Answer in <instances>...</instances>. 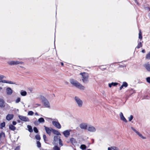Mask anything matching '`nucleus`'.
Masks as SVG:
<instances>
[{
    "mask_svg": "<svg viewBox=\"0 0 150 150\" xmlns=\"http://www.w3.org/2000/svg\"><path fill=\"white\" fill-rule=\"evenodd\" d=\"M87 129L89 131L91 132H95L96 131V129L94 127L92 126H89Z\"/></svg>",
    "mask_w": 150,
    "mask_h": 150,
    "instance_id": "nucleus-13",
    "label": "nucleus"
},
{
    "mask_svg": "<svg viewBox=\"0 0 150 150\" xmlns=\"http://www.w3.org/2000/svg\"><path fill=\"white\" fill-rule=\"evenodd\" d=\"M5 78V76L3 75H0V82H2L3 83H6L9 84H15V82L13 81H11L9 80H2V79Z\"/></svg>",
    "mask_w": 150,
    "mask_h": 150,
    "instance_id": "nucleus-4",
    "label": "nucleus"
},
{
    "mask_svg": "<svg viewBox=\"0 0 150 150\" xmlns=\"http://www.w3.org/2000/svg\"><path fill=\"white\" fill-rule=\"evenodd\" d=\"M81 76V80L83 83H86L88 81L89 74L88 73L83 72L80 74Z\"/></svg>",
    "mask_w": 150,
    "mask_h": 150,
    "instance_id": "nucleus-2",
    "label": "nucleus"
},
{
    "mask_svg": "<svg viewBox=\"0 0 150 150\" xmlns=\"http://www.w3.org/2000/svg\"><path fill=\"white\" fill-rule=\"evenodd\" d=\"M60 137L58 136H55L54 137V141L53 143L54 144H55L56 142H57L58 140L60 139Z\"/></svg>",
    "mask_w": 150,
    "mask_h": 150,
    "instance_id": "nucleus-16",
    "label": "nucleus"
},
{
    "mask_svg": "<svg viewBox=\"0 0 150 150\" xmlns=\"http://www.w3.org/2000/svg\"><path fill=\"white\" fill-rule=\"evenodd\" d=\"M133 116L132 115H130L129 117H128V119L129 121H131L133 118Z\"/></svg>",
    "mask_w": 150,
    "mask_h": 150,
    "instance_id": "nucleus-36",
    "label": "nucleus"
},
{
    "mask_svg": "<svg viewBox=\"0 0 150 150\" xmlns=\"http://www.w3.org/2000/svg\"><path fill=\"white\" fill-rule=\"evenodd\" d=\"M59 144L60 145H61V146H63V144L62 143V141L60 139H59Z\"/></svg>",
    "mask_w": 150,
    "mask_h": 150,
    "instance_id": "nucleus-41",
    "label": "nucleus"
},
{
    "mask_svg": "<svg viewBox=\"0 0 150 150\" xmlns=\"http://www.w3.org/2000/svg\"><path fill=\"white\" fill-rule=\"evenodd\" d=\"M34 113L32 111H30L28 112V115H29L32 116L33 115Z\"/></svg>",
    "mask_w": 150,
    "mask_h": 150,
    "instance_id": "nucleus-33",
    "label": "nucleus"
},
{
    "mask_svg": "<svg viewBox=\"0 0 150 150\" xmlns=\"http://www.w3.org/2000/svg\"><path fill=\"white\" fill-rule=\"evenodd\" d=\"M18 117L21 120L25 122H28L29 121V120L28 118L25 116L19 115Z\"/></svg>",
    "mask_w": 150,
    "mask_h": 150,
    "instance_id": "nucleus-10",
    "label": "nucleus"
},
{
    "mask_svg": "<svg viewBox=\"0 0 150 150\" xmlns=\"http://www.w3.org/2000/svg\"><path fill=\"white\" fill-rule=\"evenodd\" d=\"M13 117V114H8L6 116V119L8 120H11Z\"/></svg>",
    "mask_w": 150,
    "mask_h": 150,
    "instance_id": "nucleus-18",
    "label": "nucleus"
},
{
    "mask_svg": "<svg viewBox=\"0 0 150 150\" xmlns=\"http://www.w3.org/2000/svg\"><path fill=\"white\" fill-rule=\"evenodd\" d=\"M5 106V102L3 99H0V107L3 108Z\"/></svg>",
    "mask_w": 150,
    "mask_h": 150,
    "instance_id": "nucleus-19",
    "label": "nucleus"
},
{
    "mask_svg": "<svg viewBox=\"0 0 150 150\" xmlns=\"http://www.w3.org/2000/svg\"><path fill=\"white\" fill-rule=\"evenodd\" d=\"M8 64L10 65H17L18 64H23V62L17 61H10L8 62Z\"/></svg>",
    "mask_w": 150,
    "mask_h": 150,
    "instance_id": "nucleus-5",
    "label": "nucleus"
},
{
    "mask_svg": "<svg viewBox=\"0 0 150 150\" xmlns=\"http://www.w3.org/2000/svg\"><path fill=\"white\" fill-rule=\"evenodd\" d=\"M21 95L23 96H25L27 95V92L25 91L22 90L20 92Z\"/></svg>",
    "mask_w": 150,
    "mask_h": 150,
    "instance_id": "nucleus-24",
    "label": "nucleus"
},
{
    "mask_svg": "<svg viewBox=\"0 0 150 150\" xmlns=\"http://www.w3.org/2000/svg\"><path fill=\"white\" fill-rule=\"evenodd\" d=\"M128 84L126 82H123L122 86L120 87V90H121L123 87H127L128 86Z\"/></svg>",
    "mask_w": 150,
    "mask_h": 150,
    "instance_id": "nucleus-17",
    "label": "nucleus"
},
{
    "mask_svg": "<svg viewBox=\"0 0 150 150\" xmlns=\"http://www.w3.org/2000/svg\"><path fill=\"white\" fill-rule=\"evenodd\" d=\"M21 98L19 97L17 98L16 99V100L15 101L16 103H18L19 102L21 101Z\"/></svg>",
    "mask_w": 150,
    "mask_h": 150,
    "instance_id": "nucleus-31",
    "label": "nucleus"
},
{
    "mask_svg": "<svg viewBox=\"0 0 150 150\" xmlns=\"http://www.w3.org/2000/svg\"><path fill=\"white\" fill-rule=\"evenodd\" d=\"M132 129L141 138L143 139H146V137L143 136L141 133L137 131L136 129L133 127H131Z\"/></svg>",
    "mask_w": 150,
    "mask_h": 150,
    "instance_id": "nucleus-6",
    "label": "nucleus"
},
{
    "mask_svg": "<svg viewBox=\"0 0 150 150\" xmlns=\"http://www.w3.org/2000/svg\"><path fill=\"white\" fill-rule=\"evenodd\" d=\"M27 127H28V131L30 132H32L33 131V130H32V127L30 126L29 125H28L27 126Z\"/></svg>",
    "mask_w": 150,
    "mask_h": 150,
    "instance_id": "nucleus-30",
    "label": "nucleus"
},
{
    "mask_svg": "<svg viewBox=\"0 0 150 150\" xmlns=\"http://www.w3.org/2000/svg\"><path fill=\"white\" fill-rule=\"evenodd\" d=\"M142 46V44L141 42H139L138 43V45L137 47H136L137 49H139L140 47H141Z\"/></svg>",
    "mask_w": 150,
    "mask_h": 150,
    "instance_id": "nucleus-29",
    "label": "nucleus"
},
{
    "mask_svg": "<svg viewBox=\"0 0 150 150\" xmlns=\"http://www.w3.org/2000/svg\"><path fill=\"white\" fill-rule=\"evenodd\" d=\"M5 125V122H3L1 124L0 128L2 129L3 127H4Z\"/></svg>",
    "mask_w": 150,
    "mask_h": 150,
    "instance_id": "nucleus-32",
    "label": "nucleus"
},
{
    "mask_svg": "<svg viewBox=\"0 0 150 150\" xmlns=\"http://www.w3.org/2000/svg\"><path fill=\"white\" fill-rule=\"evenodd\" d=\"M142 52L143 53H144L145 52V50H142Z\"/></svg>",
    "mask_w": 150,
    "mask_h": 150,
    "instance_id": "nucleus-50",
    "label": "nucleus"
},
{
    "mask_svg": "<svg viewBox=\"0 0 150 150\" xmlns=\"http://www.w3.org/2000/svg\"><path fill=\"white\" fill-rule=\"evenodd\" d=\"M120 118L124 122H127V120H126V118L124 117V116L123 115V114L122 112H121L120 113Z\"/></svg>",
    "mask_w": 150,
    "mask_h": 150,
    "instance_id": "nucleus-15",
    "label": "nucleus"
},
{
    "mask_svg": "<svg viewBox=\"0 0 150 150\" xmlns=\"http://www.w3.org/2000/svg\"><path fill=\"white\" fill-rule=\"evenodd\" d=\"M53 150H60V148H59L57 146H55L53 148Z\"/></svg>",
    "mask_w": 150,
    "mask_h": 150,
    "instance_id": "nucleus-34",
    "label": "nucleus"
},
{
    "mask_svg": "<svg viewBox=\"0 0 150 150\" xmlns=\"http://www.w3.org/2000/svg\"><path fill=\"white\" fill-rule=\"evenodd\" d=\"M38 106H40V104H38Z\"/></svg>",
    "mask_w": 150,
    "mask_h": 150,
    "instance_id": "nucleus-55",
    "label": "nucleus"
},
{
    "mask_svg": "<svg viewBox=\"0 0 150 150\" xmlns=\"http://www.w3.org/2000/svg\"><path fill=\"white\" fill-rule=\"evenodd\" d=\"M64 84H65L68 85L69 83L68 82L66 81H64Z\"/></svg>",
    "mask_w": 150,
    "mask_h": 150,
    "instance_id": "nucleus-47",
    "label": "nucleus"
},
{
    "mask_svg": "<svg viewBox=\"0 0 150 150\" xmlns=\"http://www.w3.org/2000/svg\"><path fill=\"white\" fill-rule=\"evenodd\" d=\"M70 140L71 143L73 144H74L76 143L75 139L74 138H71Z\"/></svg>",
    "mask_w": 150,
    "mask_h": 150,
    "instance_id": "nucleus-27",
    "label": "nucleus"
},
{
    "mask_svg": "<svg viewBox=\"0 0 150 150\" xmlns=\"http://www.w3.org/2000/svg\"><path fill=\"white\" fill-rule=\"evenodd\" d=\"M43 105L45 107L49 108H50V103L46 99L44 98V100H43Z\"/></svg>",
    "mask_w": 150,
    "mask_h": 150,
    "instance_id": "nucleus-8",
    "label": "nucleus"
},
{
    "mask_svg": "<svg viewBox=\"0 0 150 150\" xmlns=\"http://www.w3.org/2000/svg\"><path fill=\"white\" fill-rule=\"evenodd\" d=\"M144 67L149 71H150V65L149 64H146L144 65Z\"/></svg>",
    "mask_w": 150,
    "mask_h": 150,
    "instance_id": "nucleus-22",
    "label": "nucleus"
},
{
    "mask_svg": "<svg viewBox=\"0 0 150 150\" xmlns=\"http://www.w3.org/2000/svg\"><path fill=\"white\" fill-rule=\"evenodd\" d=\"M13 90L10 87H7L6 89V94L8 95H11L13 93Z\"/></svg>",
    "mask_w": 150,
    "mask_h": 150,
    "instance_id": "nucleus-7",
    "label": "nucleus"
},
{
    "mask_svg": "<svg viewBox=\"0 0 150 150\" xmlns=\"http://www.w3.org/2000/svg\"><path fill=\"white\" fill-rule=\"evenodd\" d=\"M71 131V129H68L63 132V134L66 137H68L70 135V133Z\"/></svg>",
    "mask_w": 150,
    "mask_h": 150,
    "instance_id": "nucleus-11",
    "label": "nucleus"
},
{
    "mask_svg": "<svg viewBox=\"0 0 150 150\" xmlns=\"http://www.w3.org/2000/svg\"><path fill=\"white\" fill-rule=\"evenodd\" d=\"M149 13H150V8H149Z\"/></svg>",
    "mask_w": 150,
    "mask_h": 150,
    "instance_id": "nucleus-54",
    "label": "nucleus"
},
{
    "mask_svg": "<svg viewBox=\"0 0 150 150\" xmlns=\"http://www.w3.org/2000/svg\"><path fill=\"white\" fill-rule=\"evenodd\" d=\"M142 33L141 32V30H140L139 34V38L141 40H142Z\"/></svg>",
    "mask_w": 150,
    "mask_h": 150,
    "instance_id": "nucleus-25",
    "label": "nucleus"
},
{
    "mask_svg": "<svg viewBox=\"0 0 150 150\" xmlns=\"http://www.w3.org/2000/svg\"><path fill=\"white\" fill-rule=\"evenodd\" d=\"M113 150H120L114 146Z\"/></svg>",
    "mask_w": 150,
    "mask_h": 150,
    "instance_id": "nucleus-46",
    "label": "nucleus"
},
{
    "mask_svg": "<svg viewBox=\"0 0 150 150\" xmlns=\"http://www.w3.org/2000/svg\"><path fill=\"white\" fill-rule=\"evenodd\" d=\"M53 125L58 129H60L61 126L57 120L53 121L52 122Z\"/></svg>",
    "mask_w": 150,
    "mask_h": 150,
    "instance_id": "nucleus-9",
    "label": "nucleus"
},
{
    "mask_svg": "<svg viewBox=\"0 0 150 150\" xmlns=\"http://www.w3.org/2000/svg\"><path fill=\"white\" fill-rule=\"evenodd\" d=\"M87 150H91V149H88Z\"/></svg>",
    "mask_w": 150,
    "mask_h": 150,
    "instance_id": "nucleus-56",
    "label": "nucleus"
},
{
    "mask_svg": "<svg viewBox=\"0 0 150 150\" xmlns=\"http://www.w3.org/2000/svg\"><path fill=\"white\" fill-rule=\"evenodd\" d=\"M33 130L36 133H38V130L37 128L36 127H34L33 128Z\"/></svg>",
    "mask_w": 150,
    "mask_h": 150,
    "instance_id": "nucleus-42",
    "label": "nucleus"
},
{
    "mask_svg": "<svg viewBox=\"0 0 150 150\" xmlns=\"http://www.w3.org/2000/svg\"><path fill=\"white\" fill-rule=\"evenodd\" d=\"M34 124L36 125H38V122L37 121L35 122Z\"/></svg>",
    "mask_w": 150,
    "mask_h": 150,
    "instance_id": "nucleus-49",
    "label": "nucleus"
},
{
    "mask_svg": "<svg viewBox=\"0 0 150 150\" xmlns=\"http://www.w3.org/2000/svg\"><path fill=\"white\" fill-rule=\"evenodd\" d=\"M80 148L83 150H84L86 149V146L85 145L82 144L80 146Z\"/></svg>",
    "mask_w": 150,
    "mask_h": 150,
    "instance_id": "nucleus-28",
    "label": "nucleus"
},
{
    "mask_svg": "<svg viewBox=\"0 0 150 150\" xmlns=\"http://www.w3.org/2000/svg\"><path fill=\"white\" fill-rule=\"evenodd\" d=\"M20 148V146H18L17 147L16 149H15V150H19Z\"/></svg>",
    "mask_w": 150,
    "mask_h": 150,
    "instance_id": "nucleus-45",
    "label": "nucleus"
},
{
    "mask_svg": "<svg viewBox=\"0 0 150 150\" xmlns=\"http://www.w3.org/2000/svg\"><path fill=\"white\" fill-rule=\"evenodd\" d=\"M114 146H112L111 147H108V150H113Z\"/></svg>",
    "mask_w": 150,
    "mask_h": 150,
    "instance_id": "nucleus-44",
    "label": "nucleus"
},
{
    "mask_svg": "<svg viewBox=\"0 0 150 150\" xmlns=\"http://www.w3.org/2000/svg\"><path fill=\"white\" fill-rule=\"evenodd\" d=\"M35 138L37 140H40V136L38 135H37L35 136Z\"/></svg>",
    "mask_w": 150,
    "mask_h": 150,
    "instance_id": "nucleus-38",
    "label": "nucleus"
},
{
    "mask_svg": "<svg viewBox=\"0 0 150 150\" xmlns=\"http://www.w3.org/2000/svg\"><path fill=\"white\" fill-rule=\"evenodd\" d=\"M37 146L38 147H41V144L40 142L39 141H38L37 142Z\"/></svg>",
    "mask_w": 150,
    "mask_h": 150,
    "instance_id": "nucleus-39",
    "label": "nucleus"
},
{
    "mask_svg": "<svg viewBox=\"0 0 150 150\" xmlns=\"http://www.w3.org/2000/svg\"><path fill=\"white\" fill-rule=\"evenodd\" d=\"M9 128L12 130H14L16 129V127L12 125L9 126Z\"/></svg>",
    "mask_w": 150,
    "mask_h": 150,
    "instance_id": "nucleus-26",
    "label": "nucleus"
},
{
    "mask_svg": "<svg viewBox=\"0 0 150 150\" xmlns=\"http://www.w3.org/2000/svg\"><path fill=\"white\" fill-rule=\"evenodd\" d=\"M52 132L54 134L57 135H61V133L55 129H53L52 130Z\"/></svg>",
    "mask_w": 150,
    "mask_h": 150,
    "instance_id": "nucleus-20",
    "label": "nucleus"
},
{
    "mask_svg": "<svg viewBox=\"0 0 150 150\" xmlns=\"http://www.w3.org/2000/svg\"><path fill=\"white\" fill-rule=\"evenodd\" d=\"M69 82L72 85L81 90H83L85 89V87L82 84L80 83L76 80L72 79H69Z\"/></svg>",
    "mask_w": 150,
    "mask_h": 150,
    "instance_id": "nucleus-1",
    "label": "nucleus"
},
{
    "mask_svg": "<svg viewBox=\"0 0 150 150\" xmlns=\"http://www.w3.org/2000/svg\"><path fill=\"white\" fill-rule=\"evenodd\" d=\"M47 120H51L52 119L51 118H47Z\"/></svg>",
    "mask_w": 150,
    "mask_h": 150,
    "instance_id": "nucleus-51",
    "label": "nucleus"
},
{
    "mask_svg": "<svg viewBox=\"0 0 150 150\" xmlns=\"http://www.w3.org/2000/svg\"><path fill=\"white\" fill-rule=\"evenodd\" d=\"M44 127L45 130L47 133L49 134H50L51 132H52V130L53 129H52V128H50L45 126H44Z\"/></svg>",
    "mask_w": 150,
    "mask_h": 150,
    "instance_id": "nucleus-14",
    "label": "nucleus"
},
{
    "mask_svg": "<svg viewBox=\"0 0 150 150\" xmlns=\"http://www.w3.org/2000/svg\"><path fill=\"white\" fill-rule=\"evenodd\" d=\"M146 58L147 59H150V52L146 55Z\"/></svg>",
    "mask_w": 150,
    "mask_h": 150,
    "instance_id": "nucleus-35",
    "label": "nucleus"
},
{
    "mask_svg": "<svg viewBox=\"0 0 150 150\" xmlns=\"http://www.w3.org/2000/svg\"><path fill=\"white\" fill-rule=\"evenodd\" d=\"M79 127L81 129H87V124L86 123H82L79 125Z\"/></svg>",
    "mask_w": 150,
    "mask_h": 150,
    "instance_id": "nucleus-12",
    "label": "nucleus"
},
{
    "mask_svg": "<svg viewBox=\"0 0 150 150\" xmlns=\"http://www.w3.org/2000/svg\"><path fill=\"white\" fill-rule=\"evenodd\" d=\"M74 100L76 105L78 107L81 108L83 107V101L82 99L79 97L75 96L74 97Z\"/></svg>",
    "mask_w": 150,
    "mask_h": 150,
    "instance_id": "nucleus-3",
    "label": "nucleus"
},
{
    "mask_svg": "<svg viewBox=\"0 0 150 150\" xmlns=\"http://www.w3.org/2000/svg\"><path fill=\"white\" fill-rule=\"evenodd\" d=\"M146 81L147 82L150 83V77H148L146 78Z\"/></svg>",
    "mask_w": 150,
    "mask_h": 150,
    "instance_id": "nucleus-40",
    "label": "nucleus"
},
{
    "mask_svg": "<svg viewBox=\"0 0 150 150\" xmlns=\"http://www.w3.org/2000/svg\"><path fill=\"white\" fill-rule=\"evenodd\" d=\"M61 64L62 65V66H63L64 65L63 63L62 62L61 63Z\"/></svg>",
    "mask_w": 150,
    "mask_h": 150,
    "instance_id": "nucleus-53",
    "label": "nucleus"
},
{
    "mask_svg": "<svg viewBox=\"0 0 150 150\" xmlns=\"http://www.w3.org/2000/svg\"><path fill=\"white\" fill-rule=\"evenodd\" d=\"M13 124L14 125H15L16 124V122L15 121H13L12 122Z\"/></svg>",
    "mask_w": 150,
    "mask_h": 150,
    "instance_id": "nucleus-48",
    "label": "nucleus"
},
{
    "mask_svg": "<svg viewBox=\"0 0 150 150\" xmlns=\"http://www.w3.org/2000/svg\"><path fill=\"white\" fill-rule=\"evenodd\" d=\"M38 122L39 123H43L45 122V120L42 117H40L38 119Z\"/></svg>",
    "mask_w": 150,
    "mask_h": 150,
    "instance_id": "nucleus-23",
    "label": "nucleus"
},
{
    "mask_svg": "<svg viewBox=\"0 0 150 150\" xmlns=\"http://www.w3.org/2000/svg\"><path fill=\"white\" fill-rule=\"evenodd\" d=\"M35 115H38V113L37 112H36L35 114Z\"/></svg>",
    "mask_w": 150,
    "mask_h": 150,
    "instance_id": "nucleus-52",
    "label": "nucleus"
},
{
    "mask_svg": "<svg viewBox=\"0 0 150 150\" xmlns=\"http://www.w3.org/2000/svg\"><path fill=\"white\" fill-rule=\"evenodd\" d=\"M118 84V83L116 82H112L108 84V86L110 88H111L112 86H115Z\"/></svg>",
    "mask_w": 150,
    "mask_h": 150,
    "instance_id": "nucleus-21",
    "label": "nucleus"
},
{
    "mask_svg": "<svg viewBox=\"0 0 150 150\" xmlns=\"http://www.w3.org/2000/svg\"><path fill=\"white\" fill-rule=\"evenodd\" d=\"M5 134L3 132H1L0 134V137H5Z\"/></svg>",
    "mask_w": 150,
    "mask_h": 150,
    "instance_id": "nucleus-43",
    "label": "nucleus"
},
{
    "mask_svg": "<svg viewBox=\"0 0 150 150\" xmlns=\"http://www.w3.org/2000/svg\"><path fill=\"white\" fill-rule=\"evenodd\" d=\"M43 138L44 141L45 142L46 141H47V139L46 137V136L45 135H44L43 136Z\"/></svg>",
    "mask_w": 150,
    "mask_h": 150,
    "instance_id": "nucleus-37",
    "label": "nucleus"
}]
</instances>
